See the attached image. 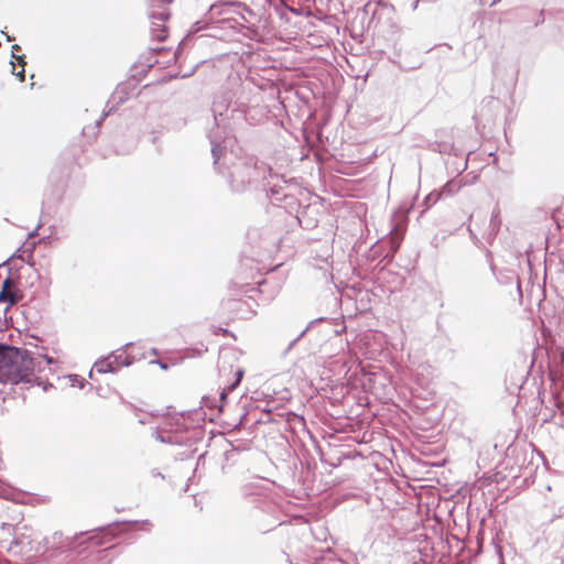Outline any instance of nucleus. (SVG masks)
Segmentation results:
<instances>
[{"label":"nucleus","instance_id":"obj_36","mask_svg":"<svg viewBox=\"0 0 564 564\" xmlns=\"http://www.w3.org/2000/svg\"><path fill=\"white\" fill-rule=\"evenodd\" d=\"M155 475L164 478V476L161 473H156Z\"/></svg>","mask_w":564,"mask_h":564},{"label":"nucleus","instance_id":"obj_16","mask_svg":"<svg viewBox=\"0 0 564 564\" xmlns=\"http://www.w3.org/2000/svg\"><path fill=\"white\" fill-rule=\"evenodd\" d=\"M240 12L243 15H246L245 13H247L250 17V19H249L250 21H251V19L260 20L262 18V13L261 12H259L254 8H251L250 6H248L245 2H242V6L240 8Z\"/></svg>","mask_w":564,"mask_h":564},{"label":"nucleus","instance_id":"obj_11","mask_svg":"<svg viewBox=\"0 0 564 564\" xmlns=\"http://www.w3.org/2000/svg\"><path fill=\"white\" fill-rule=\"evenodd\" d=\"M152 437H154L158 442L164 443V444H171V445H185V438L183 435L178 433V429L175 433H170L169 435H163L159 429H154L152 432Z\"/></svg>","mask_w":564,"mask_h":564},{"label":"nucleus","instance_id":"obj_35","mask_svg":"<svg viewBox=\"0 0 564 564\" xmlns=\"http://www.w3.org/2000/svg\"><path fill=\"white\" fill-rule=\"evenodd\" d=\"M203 400H204L205 402H207V398H206V397H203ZM206 405H208V406H209V404H208V403H206Z\"/></svg>","mask_w":564,"mask_h":564},{"label":"nucleus","instance_id":"obj_2","mask_svg":"<svg viewBox=\"0 0 564 564\" xmlns=\"http://www.w3.org/2000/svg\"><path fill=\"white\" fill-rule=\"evenodd\" d=\"M273 170L263 161L257 158H245L239 166L231 173L230 186L234 192H245L250 187L262 189L263 183L268 182Z\"/></svg>","mask_w":564,"mask_h":564},{"label":"nucleus","instance_id":"obj_32","mask_svg":"<svg viewBox=\"0 0 564 564\" xmlns=\"http://www.w3.org/2000/svg\"><path fill=\"white\" fill-rule=\"evenodd\" d=\"M131 345H132V343H127V344L123 346V348H127V347H129V346H131Z\"/></svg>","mask_w":564,"mask_h":564},{"label":"nucleus","instance_id":"obj_21","mask_svg":"<svg viewBox=\"0 0 564 564\" xmlns=\"http://www.w3.org/2000/svg\"><path fill=\"white\" fill-rule=\"evenodd\" d=\"M22 68L19 70V72H15L14 68L12 69V74L20 79V82H23L24 80V77H25V73H24V65L23 63H19Z\"/></svg>","mask_w":564,"mask_h":564},{"label":"nucleus","instance_id":"obj_26","mask_svg":"<svg viewBox=\"0 0 564 564\" xmlns=\"http://www.w3.org/2000/svg\"><path fill=\"white\" fill-rule=\"evenodd\" d=\"M131 362H132V361H131V360H129V358H128V357H126L124 359L122 358V361H121V362H120V365H118V366H119V368H120V367H122V366L128 367V366H130V365H131Z\"/></svg>","mask_w":564,"mask_h":564},{"label":"nucleus","instance_id":"obj_1","mask_svg":"<svg viewBox=\"0 0 564 564\" xmlns=\"http://www.w3.org/2000/svg\"><path fill=\"white\" fill-rule=\"evenodd\" d=\"M35 360L28 349L0 343V395L7 393V384H32Z\"/></svg>","mask_w":564,"mask_h":564},{"label":"nucleus","instance_id":"obj_37","mask_svg":"<svg viewBox=\"0 0 564 564\" xmlns=\"http://www.w3.org/2000/svg\"><path fill=\"white\" fill-rule=\"evenodd\" d=\"M46 361L50 364L52 362V359L46 357Z\"/></svg>","mask_w":564,"mask_h":564},{"label":"nucleus","instance_id":"obj_24","mask_svg":"<svg viewBox=\"0 0 564 564\" xmlns=\"http://www.w3.org/2000/svg\"><path fill=\"white\" fill-rule=\"evenodd\" d=\"M110 359L112 360L113 365L115 366H118L120 365V362L122 361V356L121 355H115V354H111L110 356Z\"/></svg>","mask_w":564,"mask_h":564},{"label":"nucleus","instance_id":"obj_5","mask_svg":"<svg viewBox=\"0 0 564 564\" xmlns=\"http://www.w3.org/2000/svg\"><path fill=\"white\" fill-rule=\"evenodd\" d=\"M290 181L285 178L284 175L279 173L270 174L268 182L263 183L262 189L267 193V196L273 203H280L282 200H294L293 194L289 191L291 185Z\"/></svg>","mask_w":564,"mask_h":564},{"label":"nucleus","instance_id":"obj_29","mask_svg":"<svg viewBox=\"0 0 564 564\" xmlns=\"http://www.w3.org/2000/svg\"><path fill=\"white\" fill-rule=\"evenodd\" d=\"M306 464H307V467L311 468L312 464L315 465L314 458L313 457L306 458Z\"/></svg>","mask_w":564,"mask_h":564},{"label":"nucleus","instance_id":"obj_12","mask_svg":"<svg viewBox=\"0 0 564 564\" xmlns=\"http://www.w3.org/2000/svg\"><path fill=\"white\" fill-rule=\"evenodd\" d=\"M95 367L99 373H115L119 369V366H115L110 357L99 359L95 362Z\"/></svg>","mask_w":564,"mask_h":564},{"label":"nucleus","instance_id":"obj_9","mask_svg":"<svg viewBox=\"0 0 564 564\" xmlns=\"http://www.w3.org/2000/svg\"><path fill=\"white\" fill-rule=\"evenodd\" d=\"M150 20L152 23V36L155 37L158 41L162 42L167 37V30L166 28L159 23L164 22L170 18V14L167 12H151L150 13Z\"/></svg>","mask_w":564,"mask_h":564},{"label":"nucleus","instance_id":"obj_8","mask_svg":"<svg viewBox=\"0 0 564 564\" xmlns=\"http://www.w3.org/2000/svg\"><path fill=\"white\" fill-rule=\"evenodd\" d=\"M245 29V24L238 21L235 17H224L219 18V20L207 28L206 30H213L214 33L212 34L215 37H221L224 34H218L217 31H227L231 30L236 33H242V30Z\"/></svg>","mask_w":564,"mask_h":564},{"label":"nucleus","instance_id":"obj_34","mask_svg":"<svg viewBox=\"0 0 564 564\" xmlns=\"http://www.w3.org/2000/svg\"><path fill=\"white\" fill-rule=\"evenodd\" d=\"M7 41H8V42H11V41H12V37H11V36H7Z\"/></svg>","mask_w":564,"mask_h":564},{"label":"nucleus","instance_id":"obj_20","mask_svg":"<svg viewBox=\"0 0 564 564\" xmlns=\"http://www.w3.org/2000/svg\"><path fill=\"white\" fill-rule=\"evenodd\" d=\"M20 50H21L20 45H18V44L12 45V50H11L12 51V58H14L18 63L25 64V61H24L25 56L24 55H15V52L20 51Z\"/></svg>","mask_w":564,"mask_h":564},{"label":"nucleus","instance_id":"obj_31","mask_svg":"<svg viewBox=\"0 0 564 564\" xmlns=\"http://www.w3.org/2000/svg\"><path fill=\"white\" fill-rule=\"evenodd\" d=\"M85 383H86L85 379H83V378H82V379H80L79 388H84Z\"/></svg>","mask_w":564,"mask_h":564},{"label":"nucleus","instance_id":"obj_4","mask_svg":"<svg viewBox=\"0 0 564 564\" xmlns=\"http://www.w3.org/2000/svg\"><path fill=\"white\" fill-rule=\"evenodd\" d=\"M241 6L242 2L236 0L216 1L209 7L208 11L203 15V18L192 25V32L196 33L202 30H205L214 23H216L219 20V18L232 17V13L239 14L245 22L250 23L249 18L247 15L241 14Z\"/></svg>","mask_w":564,"mask_h":564},{"label":"nucleus","instance_id":"obj_10","mask_svg":"<svg viewBox=\"0 0 564 564\" xmlns=\"http://www.w3.org/2000/svg\"><path fill=\"white\" fill-rule=\"evenodd\" d=\"M250 3L256 10L264 14L267 8H273L274 11L282 18L288 6L282 0H250Z\"/></svg>","mask_w":564,"mask_h":564},{"label":"nucleus","instance_id":"obj_14","mask_svg":"<svg viewBox=\"0 0 564 564\" xmlns=\"http://www.w3.org/2000/svg\"><path fill=\"white\" fill-rule=\"evenodd\" d=\"M21 299L20 292L0 291V303H8L7 310Z\"/></svg>","mask_w":564,"mask_h":564},{"label":"nucleus","instance_id":"obj_15","mask_svg":"<svg viewBox=\"0 0 564 564\" xmlns=\"http://www.w3.org/2000/svg\"><path fill=\"white\" fill-rule=\"evenodd\" d=\"M210 145H212L210 152H212V156L214 160L213 163L215 166H217V164L223 155L224 148L213 139H210Z\"/></svg>","mask_w":564,"mask_h":564},{"label":"nucleus","instance_id":"obj_23","mask_svg":"<svg viewBox=\"0 0 564 564\" xmlns=\"http://www.w3.org/2000/svg\"><path fill=\"white\" fill-rule=\"evenodd\" d=\"M306 433L313 444V447L317 449V438L315 437L314 433L311 430H307Z\"/></svg>","mask_w":564,"mask_h":564},{"label":"nucleus","instance_id":"obj_22","mask_svg":"<svg viewBox=\"0 0 564 564\" xmlns=\"http://www.w3.org/2000/svg\"><path fill=\"white\" fill-rule=\"evenodd\" d=\"M113 110V107H111L108 111H105L99 119L96 120V127H100L101 122L105 120V118Z\"/></svg>","mask_w":564,"mask_h":564},{"label":"nucleus","instance_id":"obj_18","mask_svg":"<svg viewBox=\"0 0 564 564\" xmlns=\"http://www.w3.org/2000/svg\"><path fill=\"white\" fill-rule=\"evenodd\" d=\"M317 323V318L316 319H313L310 322L308 326L303 329L299 335L297 337H295L293 340L290 341L289 346L286 347V349L284 350V354H286L288 351H290L293 346L306 334V332L312 328L315 324Z\"/></svg>","mask_w":564,"mask_h":564},{"label":"nucleus","instance_id":"obj_30","mask_svg":"<svg viewBox=\"0 0 564 564\" xmlns=\"http://www.w3.org/2000/svg\"><path fill=\"white\" fill-rule=\"evenodd\" d=\"M158 61L154 59V61H149L148 63V67L151 68Z\"/></svg>","mask_w":564,"mask_h":564},{"label":"nucleus","instance_id":"obj_13","mask_svg":"<svg viewBox=\"0 0 564 564\" xmlns=\"http://www.w3.org/2000/svg\"><path fill=\"white\" fill-rule=\"evenodd\" d=\"M34 243H31V246L26 249L23 250V246L20 247L13 254L11 258H19L21 259L22 261H24L25 263L30 264L31 267H34V261L32 260V252H33V249H34Z\"/></svg>","mask_w":564,"mask_h":564},{"label":"nucleus","instance_id":"obj_7","mask_svg":"<svg viewBox=\"0 0 564 564\" xmlns=\"http://www.w3.org/2000/svg\"><path fill=\"white\" fill-rule=\"evenodd\" d=\"M296 219L304 229H314L317 227V207L315 204L299 205Z\"/></svg>","mask_w":564,"mask_h":564},{"label":"nucleus","instance_id":"obj_3","mask_svg":"<svg viewBox=\"0 0 564 564\" xmlns=\"http://www.w3.org/2000/svg\"><path fill=\"white\" fill-rule=\"evenodd\" d=\"M137 523H139L138 520L115 521L90 531L79 532L73 536H66L65 540L58 541L61 544L59 547L82 552V550H86L89 545L98 546L113 539L118 534L117 528L119 525Z\"/></svg>","mask_w":564,"mask_h":564},{"label":"nucleus","instance_id":"obj_33","mask_svg":"<svg viewBox=\"0 0 564 564\" xmlns=\"http://www.w3.org/2000/svg\"><path fill=\"white\" fill-rule=\"evenodd\" d=\"M152 354L156 355L158 354V350L155 348H153L152 350Z\"/></svg>","mask_w":564,"mask_h":564},{"label":"nucleus","instance_id":"obj_6","mask_svg":"<svg viewBox=\"0 0 564 564\" xmlns=\"http://www.w3.org/2000/svg\"><path fill=\"white\" fill-rule=\"evenodd\" d=\"M314 116L315 111L311 112L307 120L303 122L302 134L308 151L302 155V159L312 154L314 161H317V128Z\"/></svg>","mask_w":564,"mask_h":564},{"label":"nucleus","instance_id":"obj_17","mask_svg":"<svg viewBox=\"0 0 564 564\" xmlns=\"http://www.w3.org/2000/svg\"><path fill=\"white\" fill-rule=\"evenodd\" d=\"M239 384H240V382H238L237 380H234L229 386H227L220 392V394H219V402H220L219 409H221L224 406V404L226 402L227 393L234 391Z\"/></svg>","mask_w":564,"mask_h":564},{"label":"nucleus","instance_id":"obj_27","mask_svg":"<svg viewBox=\"0 0 564 564\" xmlns=\"http://www.w3.org/2000/svg\"><path fill=\"white\" fill-rule=\"evenodd\" d=\"M484 4H489V6H494L496 4L497 2H499L500 0H480Z\"/></svg>","mask_w":564,"mask_h":564},{"label":"nucleus","instance_id":"obj_28","mask_svg":"<svg viewBox=\"0 0 564 564\" xmlns=\"http://www.w3.org/2000/svg\"><path fill=\"white\" fill-rule=\"evenodd\" d=\"M155 364H158L162 369L166 370L167 369V365L161 360H156L154 361Z\"/></svg>","mask_w":564,"mask_h":564},{"label":"nucleus","instance_id":"obj_25","mask_svg":"<svg viewBox=\"0 0 564 564\" xmlns=\"http://www.w3.org/2000/svg\"><path fill=\"white\" fill-rule=\"evenodd\" d=\"M242 377H243V370L242 369H238L236 371V373H235V380H237L238 382H241Z\"/></svg>","mask_w":564,"mask_h":564},{"label":"nucleus","instance_id":"obj_19","mask_svg":"<svg viewBox=\"0 0 564 564\" xmlns=\"http://www.w3.org/2000/svg\"><path fill=\"white\" fill-rule=\"evenodd\" d=\"M11 286H12V280H11V276H10V275H8V276L2 281L1 290H0V291H4V292H19L18 290H11Z\"/></svg>","mask_w":564,"mask_h":564}]
</instances>
